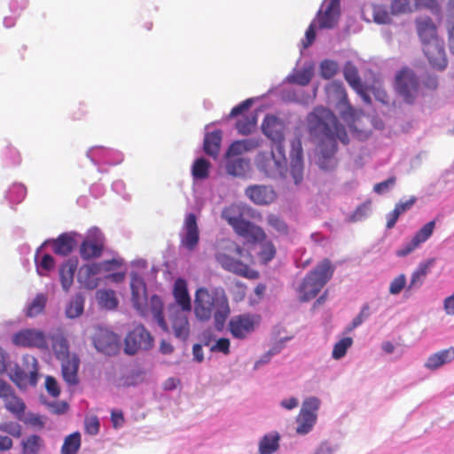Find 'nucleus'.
Masks as SVG:
<instances>
[{"label":"nucleus","mask_w":454,"mask_h":454,"mask_svg":"<svg viewBox=\"0 0 454 454\" xmlns=\"http://www.w3.org/2000/svg\"><path fill=\"white\" fill-rule=\"evenodd\" d=\"M309 134L321 139L318 146L317 163L319 168L329 170L335 167L334 155L338 150L337 140L343 145L349 143L345 127L328 108L317 106L306 118Z\"/></svg>","instance_id":"1"},{"label":"nucleus","mask_w":454,"mask_h":454,"mask_svg":"<svg viewBox=\"0 0 454 454\" xmlns=\"http://www.w3.org/2000/svg\"><path fill=\"white\" fill-rule=\"evenodd\" d=\"M194 312L198 319L207 321L214 317L215 327L222 329L230 315V307L223 292L209 293L205 287L196 291Z\"/></svg>","instance_id":"2"},{"label":"nucleus","mask_w":454,"mask_h":454,"mask_svg":"<svg viewBox=\"0 0 454 454\" xmlns=\"http://www.w3.org/2000/svg\"><path fill=\"white\" fill-rule=\"evenodd\" d=\"M243 249L231 239H223L215 254L216 262L225 270L239 276L253 280L259 277L257 270L239 260Z\"/></svg>","instance_id":"3"},{"label":"nucleus","mask_w":454,"mask_h":454,"mask_svg":"<svg viewBox=\"0 0 454 454\" xmlns=\"http://www.w3.org/2000/svg\"><path fill=\"white\" fill-rule=\"evenodd\" d=\"M247 207L241 204H231L225 207L221 216L233 229L234 232L254 242H262L267 236L263 229L245 219Z\"/></svg>","instance_id":"4"},{"label":"nucleus","mask_w":454,"mask_h":454,"mask_svg":"<svg viewBox=\"0 0 454 454\" xmlns=\"http://www.w3.org/2000/svg\"><path fill=\"white\" fill-rule=\"evenodd\" d=\"M131 301L134 309L142 316L152 314L158 325L168 332V326L163 315V302L157 295H152L148 300L146 286H130Z\"/></svg>","instance_id":"5"},{"label":"nucleus","mask_w":454,"mask_h":454,"mask_svg":"<svg viewBox=\"0 0 454 454\" xmlns=\"http://www.w3.org/2000/svg\"><path fill=\"white\" fill-rule=\"evenodd\" d=\"M257 169L270 178L284 177L287 171V160L284 145L276 146V152H261L254 160Z\"/></svg>","instance_id":"6"},{"label":"nucleus","mask_w":454,"mask_h":454,"mask_svg":"<svg viewBox=\"0 0 454 454\" xmlns=\"http://www.w3.org/2000/svg\"><path fill=\"white\" fill-rule=\"evenodd\" d=\"M395 89L407 104H413L421 94L418 76L409 67H403L395 77Z\"/></svg>","instance_id":"7"},{"label":"nucleus","mask_w":454,"mask_h":454,"mask_svg":"<svg viewBox=\"0 0 454 454\" xmlns=\"http://www.w3.org/2000/svg\"><path fill=\"white\" fill-rule=\"evenodd\" d=\"M154 340L145 327L138 324L129 331L124 340V352L135 355L140 350H149L153 347Z\"/></svg>","instance_id":"8"},{"label":"nucleus","mask_w":454,"mask_h":454,"mask_svg":"<svg viewBox=\"0 0 454 454\" xmlns=\"http://www.w3.org/2000/svg\"><path fill=\"white\" fill-rule=\"evenodd\" d=\"M329 90L336 94L339 98L335 107L341 119L348 125L351 130L356 131L354 124L359 116L360 111L355 109L349 104L343 85L340 82H333L330 84Z\"/></svg>","instance_id":"9"},{"label":"nucleus","mask_w":454,"mask_h":454,"mask_svg":"<svg viewBox=\"0 0 454 454\" xmlns=\"http://www.w3.org/2000/svg\"><path fill=\"white\" fill-rule=\"evenodd\" d=\"M320 401L317 397L307 398L297 416L296 433L298 434H306L311 431L317 422V411L319 408Z\"/></svg>","instance_id":"10"},{"label":"nucleus","mask_w":454,"mask_h":454,"mask_svg":"<svg viewBox=\"0 0 454 454\" xmlns=\"http://www.w3.org/2000/svg\"><path fill=\"white\" fill-rule=\"evenodd\" d=\"M258 323L259 317L257 316L241 314L230 319L228 329L233 338L243 340L254 331Z\"/></svg>","instance_id":"11"},{"label":"nucleus","mask_w":454,"mask_h":454,"mask_svg":"<svg viewBox=\"0 0 454 454\" xmlns=\"http://www.w3.org/2000/svg\"><path fill=\"white\" fill-rule=\"evenodd\" d=\"M93 344L97 350L107 356L116 355L120 350V338L114 332L98 327L93 336Z\"/></svg>","instance_id":"12"},{"label":"nucleus","mask_w":454,"mask_h":454,"mask_svg":"<svg viewBox=\"0 0 454 454\" xmlns=\"http://www.w3.org/2000/svg\"><path fill=\"white\" fill-rule=\"evenodd\" d=\"M340 15V0H325L321 10L317 14L319 28H333L339 20Z\"/></svg>","instance_id":"13"},{"label":"nucleus","mask_w":454,"mask_h":454,"mask_svg":"<svg viewBox=\"0 0 454 454\" xmlns=\"http://www.w3.org/2000/svg\"><path fill=\"white\" fill-rule=\"evenodd\" d=\"M15 345L27 348L47 349L48 344L45 334L35 329H23L12 337Z\"/></svg>","instance_id":"14"},{"label":"nucleus","mask_w":454,"mask_h":454,"mask_svg":"<svg viewBox=\"0 0 454 454\" xmlns=\"http://www.w3.org/2000/svg\"><path fill=\"white\" fill-rule=\"evenodd\" d=\"M285 129L286 126L281 119L271 114H268L264 117L262 123V133L275 146L284 145Z\"/></svg>","instance_id":"15"},{"label":"nucleus","mask_w":454,"mask_h":454,"mask_svg":"<svg viewBox=\"0 0 454 454\" xmlns=\"http://www.w3.org/2000/svg\"><path fill=\"white\" fill-rule=\"evenodd\" d=\"M169 320L176 338L185 341L190 336V324L188 314L184 310H180L176 305L168 308Z\"/></svg>","instance_id":"16"},{"label":"nucleus","mask_w":454,"mask_h":454,"mask_svg":"<svg viewBox=\"0 0 454 454\" xmlns=\"http://www.w3.org/2000/svg\"><path fill=\"white\" fill-rule=\"evenodd\" d=\"M30 360L32 364V370L29 373H26L25 371L20 368L18 364H15L9 373L11 380L20 388H25L27 385L35 386L38 381V362L34 356L27 358Z\"/></svg>","instance_id":"17"},{"label":"nucleus","mask_w":454,"mask_h":454,"mask_svg":"<svg viewBox=\"0 0 454 454\" xmlns=\"http://www.w3.org/2000/svg\"><path fill=\"white\" fill-rule=\"evenodd\" d=\"M422 51L433 68L444 70L448 64L442 39L422 45Z\"/></svg>","instance_id":"18"},{"label":"nucleus","mask_w":454,"mask_h":454,"mask_svg":"<svg viewBox=\"0 0 454 454\" xmlns=\"http://www.w3.org/2000/svg\"><path fill=\"white\" fill-rule=\"evenodd\" d=\"M417 35L421 45L440 40L437 26L429 16H420L415 19Z\"/></svg>","instance_id":"19"},{"label":"nucleus","mask_w":454,"mask_h":454,"mask_svg":"<svg viewBox=\"0 0 454 454\" xmlns=\"http://www.w3.org/2000/svg\"><path fill=\"white\" fill-rule=\"evenodd\" d=\"M183 230L184 233L181 238L182 246L190 251L194 250L200 241V231L197 217L193 213H190L185 216Z\"/></svg>","instance_id":"20"},{"label":"nucleus","mask_w":454,"mask_h":454,"mask_svg":"<svg viewBox=\"0 0 454 454\" xmlns=\"http://www.w3.org/2000/svg\"><path fill=\"white\" fill-rule=\"evenodd\" d=\"M245 194L257 205L270 204L277 198V194L271 186L262 184L248 186L245 191Z\"/></svg>","instance_id":"21"},{"label":"nucleus","mask_w":454,"mask_h":454,"mask_svg":"<svg viewBox=\"0 0 454 454\" xmlns=\"http://www.w3.org/2000/svg\"><path fill=\"white\" fill-rule=\"evenodd\" d=\"M435 227V221L432 220L426 223L421 229H419L413 238L407 242L403 247L397 251L398 256H406L410 253H411L414 249H416L421 243L427 241L431 235L433 234L434 229Z\"/></svg>","instance_id":"22"},{"label":"nucleus","mask_w":454,"mask_h":454,"mask_svg":"<svg viewBox=\"0 0 454 454\" xmlns=\"http://www.w3.org/2000/svg\"><path fill=\"white\" fill-rule=\"evenodd\" d=\"M334 272V267L329 259L320 262L305 278L304 284H326Z\"/></svg>","instance_id":"23"},{"label":"nucleus","mask_w":454,"mask_h":454,"mask_svg":"<svg viewBox=\"0 0 454 454\" xmlns=\"http://www.w3.org/2000/svg\"><path fill=\"white\" fill-rule=\"evenodd\" d=\"M76 233L65 232L58 238L46 240L43 245L50 243L52 246V251L55 254L67 256L73 252L76 247Z\"/></svg>","instance_id":"24"},{"label":"nucleus","mask_w":454,"mask_h":454,"mask_svg":"<svg viewBox=\"0 0 454 454\" xmlns=\"http://www.w3.org/2000/svg\"><path fill=\"white\" fill-rule=\"evenodd\" d=\"M61 372L64 380L69 386H75L79 382L78 370L80 365V359L76 355L60 360Z\"/></svg>","instance_id":"25"},{"label":"nucleus","mask_w":454,"mask_h":454,"mask_svg":"<svg viewBox=\"0 0 454 454\" xmlns=\"http://www.w3.org/2000/svg\"><path fill=\"white\" fill-rule=\"evenodd\" d=\"M105 248V241L103 237L94 239L83 240L80 246V255L83 260L98 258L101 256Z\"/></svg>","instance_id":"26"},{"label":"nucleus","mask_w":454,"mask_h":454,"mask_svg":"<svg viewBox=\"0 0 454 454\" xmlns=\"http://www.w3.org/2000/svg\"><path fill=\"white\" fill-rule=\"evenodd\" d=\"M452 360H454V348H449L431 355L425 366L430 370H436Z\"/></svg>","instance_id":"27"},{"label":"nucleus","mask_w":454,"mask_h":454,"mask_svg":"<svg viewBox=\"0 0 454 454\" xmlns=\"http://www.w3.org/2000/svg\"><path fill=\"white\" fill-rule=\"evenodd\" d=\"M44 245L43 244L35 251V262L36 270L41 276H47L55 268V260L52 255L45 254L40 257V253Z\"/></svg>","instance_id":"28"},{"label":"nucleus","mask_w":454,"mask_h":454,"mask_svg":"<svg viewBox=\"0 0 454 454\" xmlns=\"http://www.w3.org/2000/svg\"><path fill=\"white\" fill-rule=\"evenodd\" d=\"M221 142V130H215L213 132L207 133L203 143L205 153L211 157L216 158L220 151Z\"/></svg>","instance_id":"29"},{"label":"nucleus","mask_w":454,"mask_h":454,"mask_svg":"<svg viewBox=\"0 0 454 454\" xmlns=\"http://www.w3.org/2000/svg\"><path fill=\"white\" fill-rule=\"evenodd\" d=\"M415 202L416 198L411 197L410 200L406 201H400L396 203L395 208L387 215V229H392L395 225L399 216L402 214L410 210L415 204Z\"/></svg>","instance_id":"30"},{"label":"nucleus","mask_w":454,"mask_h":454,"mask_svg":"<svg viewBox=\"0 0 454 454\" xmlns=\"http://www.w3.org/2000/svg\"><path fill=\"white\" fill-rule=\"evenodd\" d=\"M44 447V440L38 434H30L21 442L22 454H39Z\"/></svg>","instance_id":"31"},{"label":"nucleus","mask_w":454,"mask_h":454,"mask_svg":"<svg viewBox=\"0 0 454 454\" xmlns=\"http://www.w3.org/2000/svg\"><path fill=\"white\" fill-rule=\"evenodd\" d=\"M3 401L4 402L5 409L13 414L16 418L20 419L25 412L26 404L20 397H19L15 391H12Z\"/></svg>","instance_id":"32"},{"label":"nucleus","mask_w":454,"mask_h":454,"mask_svg":"<svg viewBox=\"0 0 454 454\" xmlns=\"http://www.w3.org/2000/svg\"><path fill=\"white\" fill-rule=\"evenodd\" d=\"M280 434L273 432L265 434L259 442L260 454H273L279 448Z\"/></svg>","instance_id":"33"},{"label":"nucleus","mask_w":454,"mask_h":454,"mask_svg":"<svg viewBox=\"0 0 454 454\" xmlns=\"http://www.w3.org/2000/svg\"><path fill=\"white\" fill-rule=\"evenodd\" d=\"M78 259L69 258L59 267V277L61 284H73L74 273L77 270Z\"/></svg>","instance_id":"34"},{"label":"nucleus","mask_w":454,"mask_h":454,"mask_svg":"<svg viewBox=\"0 0 454 454\" xmlns=\"http://www.w3.org/2000/svg\"><path fill=\"white\" fill-rule=\"evenodd\" d=\"M290 173L294 178V184H300L303 179V160L302 150L299 146L298 150L292 155Z\"/></svg>","instance_id":"35"},{"label":"nucleus","mask_w":454,"mask_h":454,"mask_svg":"<svg viewBox=\"0 0 454 454\" xmlns=\"http://www.w3.org/2000/svg\"><path fill=\"white\" fill-rule=\"evenodd\" d=\"M96 298L98 305L108 310L115 309L119 303L114 291L110 289L98 290L97 292Z\"/></svg>","instance_id":"36"},{"label":"nucleus","mask_w":454,"mask_h":454,"mask_svg":"<svg viewBox=\"0 0 454 454\" xmlns=\"http://www.w3.org/2000/svg\"><path fill=\"white\" fill-rule=\"evenodd\" d=\"M148 271L147 262L144 259H137L132 262L130 270V284H145V275Z\"/></svg>","instance_id":"37"},{"label":"nucleus","mask_w":454,"mask_h":454,"mask_svg":"<svg viewBox=\"0 0 454 454\" xmlns=\"http://www.w3.org/2000/svg\"><path fill=\"white\" fill-rule=\"evenodd\" d=\"M52 349L58 360H63L70 357L69 346L67 339L61 334L53 335L51 337Z\"/></svg>","instance_id":"38"},{"label":"nucleus","mask_w":454,"mask_h":454,"mask_svg":"<svg viewBox=\"0 0 454 454\" xmlns=\"http://www.w3.org/2000/svg\"><path fill=\"white\" fill-rule=\"evenodd\" d=\"M173 294L176 303L181 307L179 309L191 312V298L187 286H174Z\"/></svg>","instance_id":"39"},{"label":"nucleus","mask_w":454,"mask_h":454,"mask_svg":"<svg viewBox=\"0 0 454 454\" xmlns=\"http://www.w3.org/2000/svg\"><path fill=\"white\" fill-rule=\"evenodd\" d=\"M344 78L347 82L356 91L360 92L363 89L362 82L357 68L351 63H347L344 67Z\"/></svg>","instance_id":"40"},{"label":"nucleus","mask_w":454,"mask_h":454,"mask_svg":"<svg viewBox=\"0 0 454 454\" xmlns=\"http://www.w3.org/2000/svg\"><path fill=\"white\" fill-rule=\"evenodd\" d=\"M81 446V434L74 432L67 435L61 447V454H76Z\"/></svg>","instance_id":"41"},{"label":"nucleus","mask_w":454,"mask_h":454,"mask_svg":"<svg viewBox=\"0 0 454 454\" xmlns=\"http://www.w3.org/2000/svg\"><path fill=\"white\" fill-rule=\"evenodd\" d=\"M47 300L48 298L45 294H38L28 305L26 312L27 317H35L43 313L45 309Z\"/></svg>","instance_id":"42"},{"label":"nucleus","mask_w":454,"mask_h":454,"mask_svg":"<svg viewBox=\"0 0 454 454\" xmlns=\"http://www.w3.org/2000/svg\"><path fill=\"white\" fill-rule=\"evenodd\" d=\"M84 297L82 294H76L67 304L66 315L69 318H75L83 312Z\"/></svg>","instance_id":"43"},{"label":"nucleus","mask_w":454,"mask_h":454,"mask_svg":"<svg viewBox=\"0 0 454 454\" xmlns=\"http://www.w3.org/2000/svg\"><path fill=\"white\" fill-rule=\"evenodd\" d=\"M210 163L204 158L197 159L192 168L194 179L203 180L208 177Z\"/></svg>","instance_id":"44"},{"label":"nucleus","mask_w":454,"mask_h":454,"mask_svg":"<svg viewBox=\"0 0 454 454\" xmlns=\"http://www.w3.org/2000/svg\"><path fill=\"white\" fill-rule=\"evenodd\" d=\"M248 167H249L248 160H247L245 159L238 158V159L230 160L227 163L226 168H227V172L230 175L234 176H243L247 172Z\"/></svg>","instance_id":"45"},{"label":"nucleus","mask_w":454,"mask_h":454,"mask_svg":"<svg viewBox=\"0 0 454 454\" xmlns=\"http://www.w3.org/2000/svg\"><path fill=\"white\" fill-rule=\"evenodd\" d=\"M261 245V250L258 253V258L263 264H267L276 255L277 250L274 244L271 241H265Z\"/></svg>","instance_id":"46"},{"label":"nucleus","mask_w":454,"mask_h":454,"mask_svg":"<svg viewBox=\"0 0 454 454\" xmlns=\"http://www.w3.org/2000/svg\"><path fill=\"white\" fill-rule=\"evenodd\" d=\"M390 10L395 15L411 12L415 10L414 3L411 0H393Z\"/></svg>","instance_id":"47"},{"label":"nucleus","mask_w":454,"mask_h":454,"mask_svg":"<svg viewBox=\"0 0 454 454\" xmlns=\"http://www.w3.org/2000/svg\"><path fill=\"white\" fill-rule=\"evenodd\" d=\"M256 125L255 116H245L236 123V129L239 134L248 135L252 133Z\"/></svg>","instance_id":"48"},{"label":"nucleus","mask_w":454,"mask_h":454,"mask_svg":"<svg viewBox=\"0 0 454 454\" xmlns=\"http://www.w3.org/2000/svg\"><path fill=\"white\" fill-rule=\"evenodd\" d=\"M267 223L278 234L287 235L288 226L278 215L270 214L267 216Z\"/></svg>","instance_id":"49"},{"label":"nucleus","mask_w":454,"mask_h":454,"mask_svg":"<svg viewBox=\"0 0 454 454\" xmlns=\"http://www.w3.org/2000/svg\"><path fill=\"white\" fill-rule=\"evenodd\" d=\"M353 343V340L350 337H345L340 340L335 345L333 346L332 356L334 359H340L343 357L348 348L351 347Z\"/></svg>","instance_id":"50"},{"label":"nucleus","mask_w":454,"mask_h":454,"mask_svg":"<svg viewBox=\"0 0 454 454\" xmlns=\"http://www.w3.org/2000/svg\"><path fill=\"white\" fill-rule=\"evenodd\" d=\"M101 266V262L84 264L80 267L79 275L87 279H90L97 275L103 273Z\"/></svg>","instance_id":"51"},{"label":"nucleus","mask_w":454,"mask_h":454,"mask_svg":"<svg viewBox=\"0 0 454 454\" xmlns=\"http://www.w3.org/2000/svg\"><path fill=\"white\" fill-rule=\"evenodd\" d=\"M339 69L338 64L331 59H325L320 64V74L324 79H331Z\"/></svg>","instance_id":"52"},{"label":"nucleus","mask_w":454,"mask_h":454,"mask_svg":"<svg viewBox=\"0 0 454 454\" xmlns=\"http://www.w3.org/2000/svg\"><path fill=\"white\" fill-rule=\"evenodd\" d=\"M0 431L7 433L14 438H20L22 434V427L17 422L8 421L0 423Z\"/></svg>","instance_id":"53"},{"label":"nucleus","mask_w":454,"mask_h":454,"mask_svg":"<svg viewBox=\"0 0 454 454\" xmlns=\"http://www.w3.org/2000/svg\"><path fill=\"white\" fill-rule=\"evenodd\" d=\"M319 286H300L298 293L301 295V300L302 301H307L315 298L320 292Z\"/></svg>","instance_id":"54"},{"label":"nucleus","mask_w":454,"mask_h":454,"mask_svg":"<svg viewBox=\"0 0 454 454\" xmlns=\"http://www.w3.org/2000/svg\"><path fill=\"white\" fill-rule=\"evenodd\" d=\"M413 3L415 10L427 9L433 13L438 12L440 11V6L437 0H413Z\"/></svg>","instance_id":"55"},{"label":"nucleus","mask_w":454,"mask_h":454,"mask_svg":"<svg viewBox=\"0 0 454 454\" xmlns=\"http://www.w3.org/2000/svg\"><path fill=\"white\" fill-rule=\"evenodd\" d=\"M449 50L454 55V14H449L446 20Z\"/></svg>","instance_id":"56"},{"label":"nucleus","mask_w":454,"mask_h":454,"mask_svg":"<svg viewBox=\"0 0 454 454\" xmlns=\"http://www.w3.org/2000/svg\"><path fill=\"white\" fill-rule=\"evenodd\" d=\"M123 264V260L121 259H112V260H106L101 262V267L103 273L110 274L116 270H118L121 265Z\"/></svg>","instance_id":"57"},{"label":"nucleus","mask_w":454,"mask_h":454,"mask_svg":"<svg viewBox=\"0 0 454 454\" xmlns=\"http://www.w3.org/2000/svg\"><path fill=\"white\" fill-rule=\"evenodd\" d=\"M430 266V262L420 264L419 268L413 272L411 284H417L419 282L424 281L425 277L429 272Z\"/></svg>","instance_id":"58"},{"label":"nucleus","mask_w":454,"mask_h":454,"mask_svg":"<svg viewBox=\"0 0 454 454\" xmlns=\"http://www.w3.org/2000/svg\"><path fill=\"white\" fill-rule=\"evenodd\" d=\"M370 315V308L367 304H365L359 314L353 319L351 325L348 326V331L350 332L353 329L359 326L364 319H366Z\"/></svg>","instance_id":"59"},{"label":"nucleus","mask_w":454,"mask_h":454,"mask_svg":"<svg viewBox=\"0 0 454 454\" xmlns=\"http://www.w3.org/2000/svg\"><path fill=\"white\" fill-rule=\"evenodd\" d=\"M230 340L227 338H220L210 348L212 352H221L224 355H229L230 350Z\"/></svg>","instance_id":"60"},{"label":"nucleus","mask_w":454,"mask_h":454,"mask_svg":"<svg viewBox=\"0 0 454 454\" xmlns=\"http://www.w3.org/2000/svg\"><path fill=\"white\" fill-rule=\"evenodd\" d=\"M45 387L47 392L53 397H57L60 394L58 382L52 376H47L45 379Z\"/></svg>","instance_id":"61"},{"label":"nucleus","mask_w":454,"mask_h":454,"mask_svg":"<svg viewBox=\"0 0 454 454\" xmlns=\"http://www.w3.org/2000/svg\"><path fill=\"white\" fill-rule=\"evenodd\" d=\"M312 74L309 70L299 71L294 75V82L299 85L305 86L309 83Z\"/></svg>","instance_id":"62"},{"label":"nucleus","mask_w":454,"mask_h":454,"mask_svg":"<svg viewBox=\"0 0 454 454\" xmlns=\"http://www.w3.org/2000/svg\"><path fill=\"white\" fill-rule=\"evenodd\" d=\"M316 39V25L312 22L305 32V38L302 40L304 48L310 46Z\"/></svg>","instance_id":"63"},{"label":"nucleus","mask_w":454,"mask_h":454,"mask_svg":"<svg viewBox=\"0 0 454 454\" xmlns=\"http://www.w3.org/2000/svg\"><path fill=\"white\" fill-rule=\"evenodd\" d=\"M252 105V99H246L245 101L241 102L238 106H234L230 114L229 118L236 117L239 114H241L244 111L247 110Z\"/></svg>","instance_id":"64"}]
</instances>
